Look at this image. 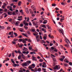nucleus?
Instances as JSON below:
<instances>
[{
  "instance_id": "nucleus-53",
  "label": "nucleus",
  "mask_w": 72,
  "mask_h": 72,
  "mask_svg": "<svg viewBox=\"0 0 72 72\" xmlns=\"http://www.w3.org/2000/svg\"><path fill=\"white\" fill-rule=\"evenodd\" d=\"M14 35H15V36L16 37L17 36H18L17 34L16 33H14Z\"/></svg>"
},
{
  "instance_id": "nucleus-20",
  "label": "nucleus",
  "mask_w": 72,
  "mask_h": 72,
  "mask_svg": "<svg viewBox=\"0 0 72 72\" xmlns=\"http://www.w3.org/2000/svg\"><path fill=\"white\" fill-rule=\"evenodd\" d=\"M21 55H22V58H23V59H25L26 58H25V56L24 55L22 54Z\"/></svg>"
},
{
  "instance_id": "nucleus-40",
  "label": "nucleus",
  "mask_w": 72,
  "mask_h": 72,
  "mask_svg": "<svg viewBox=\"0 0 72 72\" xmlns=\"http://www.w3.org/2000/svg\"><path fill=\"white\" fill-rule=\"evenodd\" d=\"M28 42H31L32 41L30 39H28Z\"/></svg>"
},
{
  "instance_id": "nucleus-5",
  "label": "nucleus",
  "mask_w": 72,
  "mask_h": 72,
  "mask_svg": "<svg viewBox=\"0 0 72 72\" xmlns=\"http://www.w3.org/2000/svg\"><path fill=\"white\" fill-rule=\"evenodd\" d=\"M7 8H8V9H9L10 10V11H13V10H12V7L11 6H8L7 7Z\"/></svg>"
},
{
  "instance_id": "nucleus-38",
  "label": "nucleus",
  "mask_w": 72,
  "mask_h": 72,
  "mask_svg": "<svg viewBox=\"0 0 72 72\" xmlns=\"http://www.w3.org/2000/svg\"><path fill=\"white\" fill-rule=\"evenodd\" d=\"M20 27H22L23 26V24H20L19 25Z\"/></svg>"
},
{
  "instance_id": "nucleus-45",
  "label": "nucleus",
  "mask_w": 72,
  "mask_h": 72,
  "mask_svg": "<svg viewBox=\"0 0 72 72\" xmlns=\"http://www.w3.org/2000/svg\"><path fill=\"white\" fill-rule=\"evenodd\" d=\"M31 54H36V53L35 52H31L30 53Z\"/></svg>"
},
{
  "instance_id": "nucleus-21",
  "label": "nucleus",
  "mask_w": 72,
  "mask_h": 72,
  "mask_svg": "<svg viewBox=\"0 0 72 72\" xmlns=\"http://www.w3.org/2000/svg\"><path fill=\"white\" fill-rule=\"evenodd\" d=\"M58 60H60L61 62H63L64 60L62 58H59Z\"/></svg>"
},
{
  "instance_id": "nucleus-57",
  "label": "nucleus",
  "mask_w": 72,
  "mask_h": 72,
  "mask_svg": "<svg viewBox=\"0 0 72 72\" xmlns=\"http://www.w3.org/2000/svg\"><path fill=\"white\" fill-rule=\"evenodd\" d=\"M19 39H21V38H22V36L21 35H19Z\"/></svg>"
},
{
  "instance_id": "nucleus-9",
  "label": "nucleus",
  "mask_w": 72,
  "mask_h": 72,
  "mask_svg": "<svg viewBox=\"0 0 72 72\" xmlns=\"http://www.w3.org/2000/svg\"><path fill=\"white\" fill-rule=\"evenodd\" d=\"M32 57L33 58L32 59L33 60H35V61H37L36 58L34 56H32Z\"/></svg>"
},
{
  "instance_id": "nucleus-25",
  "label": "nucleus",
  "mask_w": 72,
  "mask_h": 72,
  "mask_svg": "<svg viewBox=\"0 0 72 72\" xmlns=\"http://www.w3.org/2000/svg\"><path fill=\"white\" fill-rule=\"evenodd\" d=\"M18 59L20 60L21 59V56L19 55L18 57Z\"/></svg>"
},
{
  "instance_id": "nucleus-37",
  "label": "nucleus",
  "mask_w": 72,
  "mask_h": 72,
  "mask_svg": "<svg viewBox=\"0 0 72 72\" xmlns=\"http://www.w3.org/2000/svg\"><path fill=\"white\" fill-rule=\"evenodd\" d=\"M12 43L13 44H14V45H15L16 44V42L14 41L12 42Z\"/></svg>"
},
{
  "instance_id": "nucleus-4",
  "label": "nucleus",
  "mask_w": 72,
  "mask_h": 72,
  "mask_svg": "<svg viewBox=\"0 0 72 72\" xmlns=\"http://www.w3.org/2000/svg\"><path fill=\"white\" fill-rule=\"evenodd\" d=\"M31 8L33 10H36V7H35L34 5L32 6H31Z\"/></svg>"
},
{
  "instance_id": "nucleus-6",
  "label": "nucleus",
  "mask_w": 72,
  "mask_h": 72,
  "mask_svg": "<svg viewBox=\"0 0 72 72\" xmlns=\"http://www.w3.org/2000/svg\"><path fill=\"white\" fill-rule=\"evenodd\" d=\"M27 64H28V66H29V64H31V60H28L26 62Z\"/></svg>"
},
{
  "instance_id": "nucleus-48",
  "label": "nucleus",
  "mask_w": 72,
  "mask_h": 72,
  "mask_svg": "<svg viewBox=\"0 0 72 72\" xmlns=\"http://www.w3.org/2000/svg\"><path fill=\"white\" fill-rule=\"evenodd\" d=\"M4 11L5 12H8V9H7L6 8H5L4 9Z\"/></svg>"
},
{
  "instance_id": "nucleus-30",
  "label": "nucleus",
  "mask_w": 72,
  "mask_h": 72,
  "mask_svg": "<svg viewBox=\"0 0 72 72\" xmlns=\"http://www.w3.org/2000/svg\"><path fill=\"white\" fill-rule=\"evenodd\" d=\"M24 24L25 25V26H28V23H27V22H25V23H24Z\"/></svg>"
},
{
  "instance_id": "nucleus-29",
  "label": "nucleus",
  "mask_w": 72,
  "mask_h": 72,
  "mask_svg": "<svg viewBox=\"0 0 72 72\" xmlns=\"http://www.w3.org/2000/svg\"><path fill=\"white\" fill-rule=\"evenodd\" d=\"M64 19L60 18V21L61 22H62V21H64Z\"/></svg>"
},
{
  "instance_id": "nucleus-33",
  "label": "nucleus",
  "mask_w": 72,
  "mask_h": 72,
  "mask_svg": "<svg viewBox=\"0 0 72 72\" xmlns=\"http://www.w3.org/2000/svg\"><path fill=\"white\" fill-rule=\"evenodd\" d=\"M21 2L20 1V2H19V3H18V6H20V5H21Z\"/></svg>"
},
{
  "instance_id": "nucleus-35",
  "label": "nucleus",
  "mask_w": 72,
  "mask_h": 72,
  "mask_svg": "<svg viewBox=\"0 0 72 72\" xmlns=\"http://www.w3.org/2000/svg\"><path fill=\"white\" fill-rule=\"evenodd\" d=\"M65 46H66V47H67V48H68L69 46V45L68 44H66L65 45Z\"/></svg>"
},
{
  "instance_id": "nucleus-1",
  "label": "nucleus",
  "mask_w": 72,
  "mask_h": 72,
  "mask_svg": "<svg viewBox=\"0 0 72 72\" xmlns=\"http://www.w3.org/2000/svg\"><path fill=\"white\" fill-rule=\"evenodd\" d=\"M35 67V64H32L31 65H30L28 68L29 69H32L34 68Z\"/></svg>"
},
{
  "instance_id": "nucleus-36",
  "label": "nucleus",
  "mask_w": 72,
  "mask_h": 72,
  "mask_svg": "<svg viewBox=\"0 0 72 72\" xmlns=\"http://www.w3.org/2000/svg\"><path fill=\"white\" fill-rule=\"evenodd\" d=\"M4 18H5V17H7V16H8V15H7V14H6V13H4Z\"/></svg>"
},
{
  "instance_id": "nucleus-44",
  "label": "nucleus",
  "mask_w": 72,
  "mask_h": 72,
  "mask_svg": "<svg viewBox=\"0 0 72 72\" xmlns=\"http://www.w3.org/2000/svg\"><path fill=\"white\" fill-rule=\"evenodd\" d=\"M18 0H13L12 1L13 2H17Z\"/></svg>"
},
{
  "instance_id": "nucleus-16",
  "label": "nucleus",
  "mask_w": 72,
  "mask_h": 72,
  "mask_svg": "<svg viewBox=\"0 0 72 72\" xmlns=\"http://www.w3.org/2000/svg\"><path fill=\"white\" fill-rule=\"evenodd\" d=\"M27 48H26L25 47H24V49H23V51H27L28 50Z\"/></svg>"
},
{
  "instance_id": "nucleus-26",
  "label": "nucleus",
  "mask_w": 72,
  "mask_h": 72,
  "mask_svg": "<svg viewBox=\"0 0 72 72\" xmlns=\"http://www.w3.org/2000/svg\"><path fill=\"white\" fill-rule=\"evenodd\" d=\"M37 71H38V72H41V68H39L38 69Z\"/></svg>"
},
{
  "instance_id": "nucleus-22",
  "label": "nucleus",
  "mask_w": 72,
  "mask_h": 72,
  "mask_svg": "<svg viewBox=\"0 0 72 72\" xmlns=\"http://www.w3.org/2000/svg\"><path fill=\"white\" fill-rule=\"evenodd\" d=\"M61 4L62 5H65L66 4V3H64V2H62L61 3Z\"/></svg>"
},
{
  "instance_id": "nucleus-62",
  "label": "nucleus",
  "mask_w": 72,
  "mask_h": 72,
  "mask_svg": "<svg viewBox=\"0 0 72 72\" xmlns=\"http://www.w3.org/2000/svg\"><path fill=\"white\" fill-rule=\"evenodd\" d=\"M10 27H7V30H10Z\"/></svg>"
},
{
  "instance_id": "nucleus-15",
  "label": "nucleus",
  "mask_w": 72,
  "mask_h": 72,
  "mask_svg": "<svg viewBox=\"0 0 72 72\" xmlns=\"http://www.w3.org/2000/svg\"><path fill=\"white\" fill-rule=\"evenodd\" d=\"M47 67V66H46V64H43L42 65V67L43 68H46Z\"/></svg>"
},
{
  "instance_id": "nucleus-34",
  "label": "nucleus",
  "mask_w": 72,
  "mask_h": 72,
  "mask_svg": "<svg viewBox=\"0 0 72 72\" xmlns=\"http://www.w3.org/2000/svg\"><path fill=\"white\" fill-rule=\"evenodd\" d=\"M11 62H12V63H13L14 64L15 63V62H14V61H13V59H11Z\"/></svg>"
},
{
  "instance_id": "nucleus-46",
  "label": "nucleus",
  "mask_w": 72,
  "mask_h": 72,
  "mask_svg": "<svg viewBox=\"0 0 72 72\" xmlns=\"http://www.w3.org/2000/svg\"><path fill=\"white\" fill-rule=\"evenodd\" d=\"M19 42H22L23 41V40H22V39H19Z\"/></svg>"
},
{
  "instance_id": "nucleus-52",
  "label": "nucleus",
  "mask_w": 72,
  "mask_h": 72,
  "mask_svg": "<svg viewBox=\"0 0 72 72\" xmlns=\"http://www.w3.org/2000/svg\"><path fill=\"white\" fill-rule=\"evenodd\" d=\"M62 56L63 57L62 58V59L64 60V58H65V56Z\"/></svg>"
},
{
  "instance_id": "nucleus-55",
  "label": "nucleus",
  "mask_w": 72,
  "mask_h": 72,
  "mask_svg": "<svg viewBox=\"0 0 72 72\" xmlns=\"http://www.w3.org/2000/svg\"><path fill=\"white\" fill-rule=\"evenodd\" d=\"M12 56H13V57H14V52H12Z\"/></svg>"
},
{
  "instance_id": "nucleus-42",
  "label": "nucleus",
  "mask_w": 72,
  "mask_h": 72,
  "mask_svg": "<svg viewBox=\"0 0 72 72\" xmlns=\"http://www.w3.org/2000/svg\"><path fill=\"white\" fill-rule=\"evenodd\" d=\"M51 57H53L54 58H55V56H54V55H53V54H51Z\"/></svg>"
},
{
  "instance_id": "nucleus-51",
  "label": "nucleus",
  "mask_w": 72,
  "mask_h": 72,
  "mask_svg": "<svg viewBox=\"0 0 72 72\" xmlns=\"http://www.w3.org/2000/svg\"><path fill=\"white\" fill-rule=\"evenodd\" d=\"M52 6H56V4H52Z\"/></svg>"
},
{
  "instance_id": "nucleus-3",
  "label": "nucleus",
  "mask_w": 72,
  "mask_h": 72,
  "mask_svg": "<svg viewBox=\"0 0 72 72\" xmlns=\"http://www.w3.org/2000/svg\"><path fill=\"white\" fill-rule=\"evenodd\" d=\"M58 30L59 32L62 34L63 35V33H64V32H63V30L62 29V30L58 28L57 29Z\"/></svg>"
},
{
  "instance_id": "nucleus-58",
  "label": "nucleus",
  "mask_w": 72,
  "mask_h": 72,
  "mask_svg": "<svg viewBox=\"0 0 72 72\" xmlns=\"http://www.w3.org/2000/svg\"><path fill=\"white\" fill-rule=\"evenodd\" d=\"M51 36L50 35H48V37H50V38H52V37H53V38H54V37H53V36L52 37H50Z\"/></svg>"
},
{
  "instance_id": "nucleus-64",
  "label": "nucleus",
  "mask_w": 72,
  "mask_h": 72,
  "mask_svg": "<svg viewBox=\"0 0 72 72\" xmlns=\"http://www.w3.org/2000/svg\"><path fill=\"white\" fill-rule=\"evenodd\" d=\"M69 64L70 65V66H72V62H70L69 63Z\"/></svg>"
},
{
  "instance_id": "nucleus-27",
  "label": "nucleus",
  "mask_w": 72,
  "mask_h": 72,
  "mask_svg": "<svg viewBox=\"0 0 72 72\" xmlns=\"http://www.w3.org/2000/svg\"><path fill=\"white\" fill-rule=\"evenodd\" d=\"M22 42L23 44H26V41H25V40H23Z\"/></svg>"
},
{
  "instance_id": "nucleus-54",
  "label": "nucleus",
  "mask_w": 72,
  "mask_h": 72,
  "mask_svg": "<svg viewBox=\"0 0 72 72\" xmlns=\"http://www.w3.org/2000/svg\"><path fill=\"white\" fill-rule=\"evenodd\" d=\"M24 27L25 29L26 30H27V29H28V27H27V26H24Z\"/></svg>"
},
{
  "instance_id": "nucleus-7",
  "label": "nucleus",
  "mask_w": 72,
  "mask_h": 72,
  "mask_svg": "<svg viewBox=\"0 0 72 72\" xmlns=\"http://www.w3.org/2000/svg\"><path fill=\"white\" fill-rule=\"evenodd\" d=\"M27 65H28L26 62H25L24 63H23L22 64V66H25V67H27Z\"/></svg>"
},
{
  "instance_id": "nucleus-39",
  "label": "nucleus",
  "mask_w": 72,
  "mask_h": 72,
  "mask_svg": "<svg viewBox=\"0 0 72 72\" xmlns=\"http://www.w3.org/2000/svg\"><path fill=\"white\" fill-rule=\"evenodd\" d=\"M22 35H23L24 36H25V37H27V35L24 33H22Z\"/></svg>"
},
{
  "instance_id": "nucleus-24",
  "label": "nucleus",
  "mask_w": 72,
  "mask_h": 72,
  "mask_svg": "<svg viewBox=\"0 0 72 72\" xmlns=\"http://www.w3.org/2000/svg\"><path fill=\"white\" fill-rule=\"evenodd\" d=\"M8 14L9 15H12V14H11V12L9 11L8 12Z\"/></svg>"
},
{
  "instance_id": "nucleus-47",
  "label": "nucleus",
  "mask_w": 72,
  "mask_h": 72,
  "mask_svg": "<svg viewBox=\"0 0 72 72\" xmlns=\"http://www.w3.org/2000/svg\"><path fill=\"white\" fill-rule=\"evenodd\" d=\"M30 20V18L28 17L27 18V21L28 22L29 21V20Z\"/></svg>"
},
{
  "instance_id": "nucleus-56",
  "label": "nucleus",
  "mask_w": 72,
  "mask_h": 72,
  "mask_svg": "<svg viewBox=\"0 0 72 72\" xmlns=\"http://www.w3.org/2000/svg\"><path fill=\"white\" fill-rule=\"evenodd\" d=\"M27 33H28V34H29V35H31V33L29 31H27Z\"/></svg>"
},
{
  "instance_id": "nucleus-10",
  "label": "nucleus",
  "mask_w": 72,
  "mask_h": 72,
  "mask_svg": "<svg viewBox=\"0 0 72 72\" xmlns=\"http://www.w3.org/2000/svg\"><path fill=\"white\" fill-rule=\"evenodd\" d=\"M47 23H48V21L46 20H44L43 23V24H46Z\"/></svg>"
},
{
  "instance_id": "nucleus-13",
  "label": "nucleus",
  "mask_w": 72,
  "mask_h": 72,
  "mask_svg": "<svg viewBox=\"0 0 72 72\" xmlns=\"http://www.w3.org/2000/svg\"><path fill=\"white\" fill-rule=\"evenodd\" d=\"M20 23V22L19 21L16 22L15 23V26H18V23Z\"/></svg>"
},
{
  "instance_id": "nucleus-63",
  "label": "nucleus",
  "mask_w": 72,
  "mask_h": 72,
  "mask_svg": "<svg viewBox=\"0 0 72 72\" xmlns=\"http://www.w3.org/2000/svg\"><path fill=\"white\" fill-rule=\"evenodd\" d=\"M32 32H34V31H35V29H32Z\"/></svg>"
},
{
  "instance_id": "nucleus-28",
  "label": "nucleus",
  "mask_w": 72,
  "mask_h": 72,
  "mask_svg": "<svg viewBox=\"0 0 72 72\" xmlns=\"http://www.w3.org/2000/svg\"><path fill=\"white\" fill-rule=\"evenodd\" d=\"M47 27H48V29H50V30H51V28L50 26H49V25H47Z\"/></svg>"
},
{
  "instance_id": "nucleus-60",
  "label": "nucleus",
  "mask_w": 72,
  "mask_h": 72,
  "mask_svg": "<svg viewBox=\"0 0 72 72\" xmlns=\"http://www.w3.org/2000/svg\"><path fill=\"white\" fill-rule=\"evenodd\" d=\"M43 39L44 40H46V37H43Z\"/></svg>"
},
{
  "instance_id": "nucleus-8",
  "label": "nucleus",
  "mask_w": 72,
  "mask_h": 72,
  "mask_svg": "<svg viewBox=\"0 0 72 72\" xmlns=\"http://www.w3.org/2000/svg\"><path fill=\"white\" fill-rule=\"evenodd\" d=\"M5 6H6V4L5 3H3V5L2 6V8H3V9H4V8H5Z\"/></svg>"
},
{
  "instance_id": "nucleus-19",
  "label": "nucleus",
  "mask_w": 72,
  "mask_h": 72,
  "mask_svg": "<svg viewBox=\"0 0 72 72\" xmlns=\"http://www.w3.org/2000/svg\"><path fill=\"white\" fill-rule=\"evenodd\" d=\"M68 39H67V38H65V41L66 42V43H68Z\"/></svg>"
},
{
  "instance_id": "nucleus-14",
  "label": "nucleus",
  "mask_w": 72,
  "mask_h": 72,
  "mask_svg": "<svg viewBox=\"0 0 72 72\" xmlns=\"http://www.w3.org/2000/svg\"><path fill=\"white\" fill-rule=\"evenodd\" d=\"M9 34L10 35H11L12 36H13V35L14 34L13 32H10L9 33Z\"/></svg>"
},
{
  "instance_id": "nucleus-23",
  "label": "nucleus",
  "mask_w": 72,
  "mask_h": 72,
  "mask_svg": "<svg viewBox=\"0 0 72 72\" xmlns=\"http://www.w3.org/2000/svg\"><path fill=\"white\" fill-rule=\"evenodd\" d=\"M42 27L43 28H46V27L45 26V25L43 24L42 26Z\"/></svg>"
},
{
  "instance_id": "nucleus-12",
  "label": "nucleus",
  "mask_w": 72,
  "mask_h": 72,
  "mask_svg": "<svg viewBox=\"0 0 72 72\" xmlns=\"http://www.w3.org/2000/svg\"><path fill=\"white\" fill-rule=\"evenodd\" d=\"M17 45H18L19 47L20 48H22L23 46V44H21L20 45H21L20 46L19 45V44L18 43Z\"/></svg>"
},
{
  "instance_id": "nucleus-31",
  "label": "nucleus",
  "mask_w": 72,
  "mask_h": 72,
  "mask_svg": "<svg viewBox=\"0 0 72 72\" xmlns=\"http://www.w3.org/2000/svg\"><path fill=\"white\" fill-rule=\"evenodd\" d=\"M29 11L30 12V13H31V14H32L33 13V12H32V10L31 9H30L29 10Z\"/></svg>"
},
{
  "instance_id": "nucleus-61",
  "label": "nucleus",
  "mask_w": 72,
  "mask_h": 72,
  "mask_svg": "<svg viewBox=\"0 0 72 72\" xmlns=\"http://www.w3.org/2000/svg\"><path fill=\"white\" fill-rule=\"evenodd\" d=\"M48 69L50 71H53V69H52L51 68H48Z\"/></svg>"
},
{
  "instance_id": "nucleus-11",
  "label": "nucleus",
  "mask_w": 72,
  "mask_h": 72,
  "mask_svg": "<svg viewBox=\"0 0 72 72\" xmlns=\"http://www.w3.org/2000/svg\"><path fill=\"white\" fill-rule=\"evenodd\" d=\"M26 12L27 14H28L29 13V11L28 10V8H26Z\"/></svg>"
},
{
  "instance_id": "nucleus-32",
  "label": "nucleus",
  "mask_w": 72,
  "mask_h": 72,
  "mask_svg": "<svg viewBox=\"0 0 72 72\" xmlns=\"http://www.w3.org/2000/svg\"><path fill=\"white\" fill-rule=\"evenodd\" d=\"M18 53L19 54L22 55V52H21L19 50L18 51Z\"/></svg>"
},
{
  "instance_id": "nucleus-50",
  "label": "nucleus",
  "mask_w": 72,
  "mask_h": 72,
  "mask_svg": "<svg viewBox=\"0 0 72 72\" xmlns=\"http://www.w3.org/2000/svg\"><path fill=\"white\" fill-rule=\"evenodd\" d=\"M37 68H35V71H36V72H37L38 71Z\"/></svg>"
},
{
  "instance_id": "nucleus-41",
  "label": "nucleus",
  "mask_w": 72,
  "mask_h": 72,
  "mask_svg": "<svg viewBox=\"0 0 72 72\" xmlns=\"http://www.w3.org/2000/svg\"><path fill=\"white\" fill-rule=\"evenodd\" d=\"M17 20H18V21H22V19L20 18V19H17Z\"/></svg>"
},
{
  "instance_id": "nucleus-49",
  "label": "nucleus",
  "mask_w": 72,
  "mask_h": 72,
  "mask_svg": "<svg viewBox=\"0 0 72 72\" xmlns=\"http://www.w3.org/2000/svg\"><path fill=\"white\" fill-rule=\"evenodd\" d=\"M33 24L34 26H36V25H37V24H35V22L34 21L33 22Z\"/></svg>"
},
{
  "instance_id": "nucleus-17",
  "label": "nucleus",
  "mask_w": 72,
  "mask_h": 72,
  "mask_svg": "<svg viewBox=\"0 0 72 72\" xmlns=\"http://www.w3.org/2000/svg\"><path fill=\"white\" fill-rule=\"evenodd\" d=\"M14 67H16V66H17V67H18V66H19V65L18 64H14Z\"/></svg>"
},
{
  "instance_id": "nucleus-18",
  "label": "nucleus",
  "mask_w": 72,
  "mask_h": 72,
  "mask_svg": "<svg viewBox=\"0 0 72 72\" xmlns=\"http://www.w3.org/2000/svg\"><path fill=\"white\" fill-rule=\"evenodd\" d=\"M5 28V27L4 26H1L0 25V30H3V29H4Z\"/></svg>"
},
{
  "instance_id": "nucleus-2",
  "label": "nucleus",
  "mask_w": 72,
  "mask_h": 72,
  "mask_svg": "<svg viewBox=\"0 0 72 72\" xmlns=\"http://www.w3.org/2000/svg\"><path fill=\"white\" fill-rule=\"evenodd\" d=\"M60 66L59 65H56L55 67L53 68V69L54 70H55L56 69H57V70H58V69H60Z\"/></svg>"
},
{
  "instance_id": "nucleus-43",
  "label": "nucleus",
  "mask_w": 72,
  "mask_h": 72,
  "mask_svg": "<svg viewBox=\"0 0 72 72\" xmlns=\"http://www.w3.org/2000/svg\"><path fill=\"white\" fill-rule=\"evenodd\" d=\"M18 39H14L13 41H18Z\"/></svg>"
},
{
  "instance_id": "nucleus-59",
  "label": "nucleus",
  "mask_w": 72,
  "mask_h": 72,
  "mask_svg": "<svg viewBox=\"0 0 72 72\" xmlns=\"http://www.w3.org/2000/svg\"><path fill=\"white\" fill-rule=\"evenodd\" d=\"M53 59L54 61H55V62L56 61V59L55 58H53Z\"/></svg>"
}]
</instances>
